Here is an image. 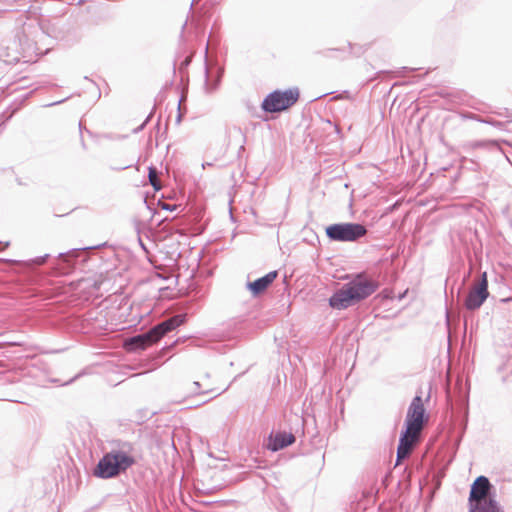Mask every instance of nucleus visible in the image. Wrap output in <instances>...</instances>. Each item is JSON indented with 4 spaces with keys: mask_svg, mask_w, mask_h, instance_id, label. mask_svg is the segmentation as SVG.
Instances as JSON below:
<instances>
[{
    "mask_svg": "<svg viewBox=\"0 0 512 512\" xmlns=\"http://www.w3.org/2000/svg\"><path fill=\"white\" fill-rule=\"evenodd\" d=\"M162 208L165 209V210H173L172 206L170 204H167V203H163L162 204Z\"/></svg>",
    "mask_w": 512,
    "mask_h": 512,
    "instance_id": "ddd939ff",
    "label": "nucleus"
},
{
    "mask_svg": "<svg viewBox=\"0 0 512 512\" xmlns=\"http://www.w3.org/2000/svg\"><path fill=\"white\" fill-rule=\"evenodd\" d=\"M277 275V271H271L265 276L248 283V289L254 296L260 295L274 282Z\"/></svg>",
    "mask_w": 512,
    "mask_h": 512,
    "instance_id": "9b49d317",
    "label": "nucleus"
},
{
    "mask_svg": "<svg viewBox=\"0 0 512 512\" xmlns=\"http://www.w3.org/2000/svg\"><path fill=\"white\" fill-rule=\"evenodd\" d=\"M216 383L209 374H200L197 380L189 383L185 387V396L192 397L205 395L217 391Z\"/></svg>",
    "mask_w": 512,
    "mask_h": 512,
    "instance_id": "6e6552de",
    "label": "nucleus"
},
{
    "mask_svg": "<svg viewBox=\"0 0 512 512\" xmlns=\"http://www.w3.org/2000/svg\"><path fill=\"white\" fill-rule=\"evenodd\" d=\"M44 262H45V258H43V257L39 258V259L36 261V263H37L38 265H41V264H43Z\"/></svg>",
    "mask_w": 512,
    "mask_h": 512,
    "instance_id": "4468645a",
    "label": "nucleus"
},
{
    "mask_svg": "<svg viewBox=\"0 0 512 512\" xmlns=\"http://www.w3.org/2000/svg\"><path fill=\"white\" fill-rule=\"evenodd\" d=\"M379 288L378 282L365 273L357 274L329 299L332 308L342 310L368 298Z\"/></svg>",
    "mask_w": 512,
    "mask_h": 512,
    "instance_id": "f03ea898",
    "label": "nucleus"
},
{
    "mask_svg": "<svg viewBox=\"0 0 512 512\" xmlns=\"http://www.w3.org/2000/svg\"><path fill=\"white\" fill-rule=\"evenodd\" d=\"M184 315H175L168 320L161 322L153 327L147 333L137 335L125 341V349L129 352L136 350H143L157 341H159L165 334L176 329L184 323Z\"/></svg>",
    "mask_w": 512,
    "mask_h": 512,
    "instance_id": "7ed1b4c3",
    "label": "nucleus"
},
{
    "mask_svg": "<svg viewBox=\"0 0 512 512\" xmlns=\"http://www.w3.org/2000/svg\"><path fill=\"white\" fill-rule=\"evenodd\" d=\"M300 99L298 87H291L286 90H274L263 100L261 108L265 112L280 113L293 107Z\"/></svg>",
    "mask_w": 512,
    "mask_h": 512,
    "instance_id": "423d86ee",
    "label": "nucleus"
},
{
    "mask_svg": "<svg viewBox=\"0 0 512 512\" xmlns=\"http://www.w3.org/2000/svg\"><path fill=\"white\" fill-rule=\"evenodd\" d=\"M326 235L333 241L351 242L366 235V228L358 223H339L326 228Z\"/></svg>",
    "mask_w": 512,
    "mask_h": 512,
    "instance_id": "0eeeda50",
    "label": "nucleus"
},
{
    "mask_svg": "<svg viewBox=\"0 0 512 512\" xmlns=\"http://www.w3.org/2000/svg\"><path fill=\"white\" fill-rule=\"evenodd\" d=\"M134 464V459L123 451H112L103 456L99 461L95 476L100 478H112L125 471Z\"/></svg>",
    "mask_w": 512,
    "mask_h": 512,
    "instance_id": "39448f33",
    "label": "nucleus"
},
{
    "mask_svg": "<svg viewBox=\"0 0 512 512\" xmlns=\"http://www.w3.org/2000/svg\"><path fill=\"white\" fill-rule=\"evenodd\" d=\"M295 442V437L292 433L277 432L271 434L268 439L267 448L271 451L281 450Z\"/></svg>",
    "mask_w": 512,
    "mask_h": 512,
    "instance_id": "9d476101",
    "label": "nucleus"
},
{
    "mask_svg": "<svg viewBox=\"0 0 512 512\" xmlns=\"http://www.w3.org/2000/svg\"><path fill=\"white\" fill-rule=\"evenodd\" d=\"M491 484L487 477L479 476L471 486L469 512H500L496 502L488 498Z\"/></svg>",
    "mask_w": 512,
    "mask_h": 512,
    "instance_id": "20e7f679",
    "label": "nucleus"
},
{
    "mask_svg": "<svg viewBox=\"0 0 512 512\" xmlns=\"http://www.w3.org/2000/svg\"><path fill=\"white\" fill-rule=\"evenodd\" d=\"M488 281H487V274L484 272L482 274L481 281L477 283L469 292L467 298H466V307L470 310H474L479 308L482 303L486 300L488 297Z\"/></svg>",
    "mask_w": 512,
    "mask_h": 512,
    "instance_id": "1a4fd4ad",
    "label": "nucleus"
},
{
    "mask_svg": "<svg viewBox=\"0 0 512 512\" xmlns=\"http://www.w3.org/2000/svg\"><path fill=\"white\" fill-rule=\"evenodd\" d=\"M148 178L150 184L156 191H159L162 188L161 182L158 177V172L155 167H149Z\"/></svg>",
    "mask_w": 512,
    "mask_h": 512,
    "instance_id": "f8f14e48",
    "label": "nucleus"
},
{
    "mask_svg": "<svg viewBox=\"0 0 512 512\" xmlns=\"http://www.w3.org/2000/svg\"><path fill=\"white\" fill-rule=\"evenodd\" d=\"M429 422L422 395H416L409 404L397 448L396 465L407 458L420 442L421 433Z\"/></svg>",
    "mask_w": 512,
    "mask_h": 512,
    "instance_id": "f257e3e1",
    "label": "nucleus"
}]
</instances>
